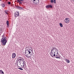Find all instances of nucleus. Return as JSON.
I'll return each instance as SVG.
<instances>
[{
    "label": "nucleus",
    "instance_id": "5",
    "mask_svg": "<svg viewBox=\"0 0 74 74\" xmlns=\"http://www.w3.org/2000/svg\"><path fill=\"white\" fill-rule=\"evenodd\" d=\"M46 8H53V6H52V5H46Z\"/></svg>",
    "mask_w": 74,
    "mask_h": 74
},
{
    "label": "nucleus",
    "instance_id": "15",
    "mask_svg": "<svg viewBox=\"0 0 74 74\" xmlns=\"http://www.w3.org/2000/svg\"><path fill=\"white\" fill-rule=\"evenodd\" d=\"M52 50H55V51H56V50H58L57 49H56V48L55 47H53V49H52Z\"/></svg>",
    "mask_w": 74,
    "mask_h": 74
},
{
    "label": "nucleus",
    "instance_id": "24",
    "mask_svg": "<svg viewBox=\"0 0 74 74\" xmlns=\"http://www.w3.org/2000/svg\"><path fill=\"white\" fill-rule=\"evenodd\" d=\"M18 69H19L20 70H23V69L21 68H19Z\"/></svg>",
    "mask_w": 74,
    "mask_h": 74
},
{
    "label": "nucleus",
    "instance_id": "8",
    "mask_svg": "<svg viewBox=\"0 0 74 74\" xmlns=\"http://www.w3.org/2000/svg\"><path fill=\"white\" fill-rule=\"evenodd\" d=\"M16 7L17 8V9H18V10H23V8H22L20 7L19 6H16Z\"/></svg>",
    "mask_w": 74,
    "mask_h": 74
},
{
    "label": "nucleus",
    "instance_id": "19",
    "mask_svg": "<svg viewBox=\"0 0 74 74\" xmlns=\"http://www.w3.org/2000/svg\"><path fill=\"white\" fill-rule=\"evenodd\" d=\"M51 55V56L52 58H54V56H56V55L55 54H54L52 55Z\"/></svg>",
    "mask_w": 74,
    "mask_h": 74
},
{
    "label": "nucleus",
    "instance_id": "16",
    "mask_svg": "<svg viewBox=\"0 0 74 74\" xmlns=\"http://www.w3.org/2000/svg\"><path fill=\"white\" fill-rule=\"evenodd\" d=\"M6 24L8 26H9V22H8V21H6Z\"/></svg>",
    "mask_w": 74,
    "mask_h": 74
},
{
    "label": "nucleus",
    "instance_id": "34",
    "mask_svg": "<svg viewBox=\"0 0 74 74\" xmlns=\"http://www.w3.org/2000/svg\"><path fill=\"white\" fill-rule=\"evenodd\" d=\"M19 63H20H20H21V61H19Z\"/></svg>",
    "mask_w": 74,
    "mask_h": 74
},
{
    "label": "nucleus",
    "instance_id": "23",
    "mask_svg": "<svg viewBox=\"0 0 74 74\" xmlns=\"http://www.w3.org/2000/svg\"><path fill=\"white\" fill-rule=\"evenodd\" d=\"M25 61H23V65H25Z\"/></svg>",
    "mask_w": 74,
    "mask_h": 74
},
{
    "label": "nucleus",
    "instance_id": "28",
    "mask_svg": "<svg viewBox=\"0 0 74 74\" xmlns=\"http://www.w3.org/2000/svg\"><path fill=\"white\" fill-rule=\"evenodd\" d=\"M20 1H23L24 0H19Z\"/></svg>",
    "mask_w": 74,
    "mask_h": 74
},
{
    "label": "nucleus",
    "instance_id": "25",
    "mask_svg": "<svg viewBox=\"0 0 74 74\" xmlns=\"http://www.w3.org/2000/svg\"><path fill=\"white\" fill-rule=\"evenodd\" d=\"M19 59H22V58H22V57H19V58H18V59H17L18 60V59H19Z\"/></svg>",
    "mask_w": 74,
    "mask_h": 74
},
{
    "label": "nucleus",
    "instance_id": "30",
    "mask_svg": "<svg viewBox=\"0 0 74 74\" xmlns=\"http://www.w3.org/2000/svg\"><path fill=\"white\" fill-rule=\"evenodd\" d=\"M16 61H17V65L18 66V61H18V60H17Z\"/></svg>",
    "mask_w": 74,
    "mask_h": 74
},
{
    "label": "nucleus",
    "instance_id": "4",
    "mask_svg": "<svg viewBox=\"0 0 74 74\" xmlns=\"http://www.w3.org/2000/svg\"><path fill=\"white\" fill-rule=\"evenodd\" d=\"M34 1L35 4L37 5L39 3V0H33V2Z\"/></svg>",
    "mask_w": 74,
    "mask_h": 74
},
{
    "label": "nucleus",
    "instance_id": "7",
    "mask_svg": "<svg viewBox=\"0 0 74 74\" xmlns=\"http://www.w3.org/2000/svg\"><path fill=\"white\" fill-rule=\"evenodd\" d=\"M16 57V54L15 53H13L12 54V58L14 59Z\"/></svg>",
    "mask_w": 74,
    "mask_h": 74
},
{
    "label": "nucleus",
    "instance_id": "20",
    "mask_svg": "<svg viewBox=\"0 0 74 74\" xmlns=\"http://www.w3.org/2000/svg\"><path fill=\"white\" fill-rule=\"evenodd\" d=\"M60 26V27H63V24H62V23H59Z\"/></svg>",
    "mask_w": 74,
    "mask_h": 74
},
{
    "label": "nucleus",
    "instance_id": "13",
    "mask_svg": "<svg viewBox=\"0 0 74 74\" xmlns=\"http://www.w3.org/2000/svg\"><path fill=\"white\" fill-rule=\"evenodd\" d=\"M65 60L66 62H67V63H70V60H68L67 59H66Z\"/></svg>",
    "mask_w": 74,
    "mask_h": 74
},
{
    "label": "nucleus",
    "instance_id": "11",
    "mask_svg": "<svg viewBox=\"0 0 74 74\" xmlns=\"http://www.w3.org/2000/svg\"><path fill=\"white\" fill-rule=\"evenodd\" d=\"M1 5L2 6V7L3 8H4V7H5V3H2L1 4Z\"/></svg>",
    "mask_w": 74,
    "mask_h": 74
},
{
    "label": "nucleus",
    "instance_id": "22",
    "mask_svg": "<svg viewBox=\"0 0 74 74\" xmlns=\"http://www.w3.org/2000/svg\"><path fill=\"white\" fill-rule=\"evenodd\" d=\"M8 5H10V4H11V2L8 1Z\"/></svg>",
    "mask_w": 74,
    "mask_h": 74
},
{
    "label": "nucleus",
    "instance_id": "9",
    "mask_svg": "<svg viewBox=\"0 0 74 74\" xmlns=\"http://www.w3.org/2000/svg\"><path fill=\"white\" fill-rule=\"evenodd\" d=\"M54 53H55V50H51V55H53Z\"/></svg>",
    "mask_w": 74,
    "mask_h": 74
},
{
    "label": "nucleus",
    "instance_id": "6",
    "mask_svg": "<svg viewBox=\"0 0 74 74\" xmlns=\"http://www.w3.org/2000/svg\"><path fill=\"white\" fill-rule=\"evenodd\" d=\"M17 12L18 14L15 13V14L14 15V16H15V17H17L18 16H19V12Z\"/></svg>",
    "mask_w": 74,
    "mask_h": 74
},
{
    "label": "nucleus",
    "instance_id": "32",
    "mask_svg": "<svg viewBox=\"0 0 74 74\" xmlns=\"http://www.w3.org/2000/svg\"><path fill=\"white\" fill-rule=\"evenodd\" d=\"M58 56V55L56 54V57H57V56Z\"/></svg>",
    "mask_w": 74,
    "mask_h": 74
},
{
    "label": "nucleus",
    "instance_id": "29",
    "mask_svg": "<svg viewBox=\"0 0 74 74\" xmlns=\"http://www.w3.org/2000/svg\"><path fill=\"white\" fill-rule=\"evenodd\" d=\"M55 52H56V50H55L54 53H53V54H55V53H56Z\"/></svg>",
    "mask_w": 74,
    "mask_h": 74
},
{
    "label": "nucleus",
    "instance_id": "21",
    "mask_svg": "<svg viewBox=\"0 0 74 74\" xmlns=\"http://www.w3.org/2000/svg\"><path fill=\"white\" fill-rule=\"evenodd\" d=\"M50 2L52 3L53 4L54 3V0H51Z\"/></svg>",
    "mask_w": 74,
    "mask_h": 74
},
{
    "label": "nucleus",
    "instance_id": "1",
    "mask_svg": "<svg viewBox=\"0 0 74 74\" xmlns=\"http://www.w3.org/2000/svg\"><path fill=\"white\" fill-rule=\"evenodd\" d=\"M32 52V50L30 49H27L25 50V53L28 57H30L32 55L31 53Z\"/></svg>",
    "mask_w": 74,
    "mask_h": 74
},
{
    "label": "nucleus",
    "instance_id": "26",
    "mask_svg": "<svg viewBox=\"0 0 74 74\" xmlns=\"http://www.w3.org/2000/svg\"><path fill=\"white\" fill-rule=\"evenodd\" d=\"M21 66H22V67H24L25 66V65H23V66L21 65Z\"/></svg>",
    "mask_w": 74,
    "mask_h": 74
},
{
    "label": "nucleus",
    "instance_id": "35",
    "mask_svg": "<svg viewBox=\"0 0 74 74\" xmlns=\"http://www.w3.org/2000/svg\"><path fill=\"white\" fill-rule=\"evenodd\" d=\"M0 1H1V0H0Z\"/></svg>",
    "mask_w": 74,
    "mask_h": 74
},
{
    "label": "nucleus",
    "instance_id": "36",
    "mask_svg": "<svg viewBox=\"0 0 74 74\" xmlns=\"http://www.w3.org/2000/svg\"><path fill=\"white\" fill-rule=\"evenodd\" d=\"M18 67H19V66H18Z\"/></svg>",
    "mask_w": 74,
    "mask_h": 74
},
{
    "label": "nucleus",
    "instance_id": "27",
    "mask_svg": "<svg viewBox=\"0 0 74 74\" xmlns=\"http://www.w3.org/2000/svg\"><path fill=\"white\" fill-rule=\"evenodd\" d=\"M54 4H56V0H54Z\"/></svg>",
    "mask_w": 74,
    "mask_h": 74
},
{
    "label": "nucleus",
    "instance_id": "18",
    "mask_svg": "<svg viewBox=\"0 0 74 74\" xmlns=\"http://www.w3.org/2000/svg\"><path fill=\"white\" fill-rule=\"evenodd\" d=\"M17 1L19 3V4H22V2H21V1H19V0H17Z\"/></svg>",
    "mask_w": 74,
    "mask_h": 74
},
{
    "label": "nucleus",
    "instance_id": "10",
    "mask_svg": "<svg viewBox=\"0 0 74 74\" xmlns=\"http://www.w3.org/2000/svg\"><path fill=\"white\" fill-rule=\"evenodd\" d=\"M21 60L20 61V65H21V63L23 62V61H24V59L23 58H22V59H21Z\"/></svg>",
    "mask_w": 74,
    "mask_h": 74
},
{
    "label": "nucleus",
    "instance_id": "12",
    "mask_svg": "<svg viewBox=\"0 0 74 74\" xmlns=\"http://www.w3.org/2000/svg\"><path fill=\"white\" fill-rule=\"evenodd\" d=\"M8 10H5L4 11V12H5V14H7V15H8V13L7 12H8Z\"/></svg>",
    "mask_w": 74,
    "mask_h": 74
},
{
    "label": "nucleus",
    "instance_id": "3",
    "mask_svg": "<svg viewBox=\"0 0 74 74\" xmlns=\"http://www.w3.org/2000/svg\"><path fill=\"white\" fill-rule=\"evenodd\" d=\"M70 20V19H69V18H66L64 20V22L66 23H68L69 22V21Z\"/></svg>",
    "mask_w": 74,
    "mask_h": 74
},
{
    "label": "nucleus",
    "instance_id": "33",
    "mask_svg": "<svg viewBox=\"0 0 74 74\" xmlns=\"http://www.w3.org/2000/svg\"><path fill=\"white\" fill-rule=\"evenodd\" d=\"M21 60V59H19L18 60V61H20V60Z\"/></svg>",
    "mask_w": 74,
    "mask_h": 74
},
{
    "label": "nucleus",
    "instance_id": "31",
    "mask_svg": "<svg viewBox=\"0 0 74 74\" xmlns=\"http://www.w3.org/2000/svg\"><path fill=\"white\" fill-rule=\"evenodd\" d=\"M57 53H56V54H58V50H57Z\"/></svg>",
    "mask_w": 74,
    "mask_h": 74
},
{
    "label": "nucleus",
    "instance_id": "17",
    "mask_svg": "<svg viewBox=\"0 0 74 74\" xmlns=\"http://www.w3.org/2000/svg\"><path fill=\"white\" fill-rule=\"evenodd\" d=\"M60 56H58L56 57H54V58H56V59H60Z\"/></svg>",
    "mask_w": 74,
    "mask_h": 74
},
{
    "label": "nucleus",
    "instance_id": "14",
    "mask_svg": "<svg viewBox=\"0 0 74 74\" xmlns=\"http://www.w3.org/2000/svg\"><path fill=\"white\" fill-rule=\"evenodd\" d=\"M0 74H4V72L2 70H0Z\"/></svg>",
    "mask_w": 74,
    "mask_h": 74
},
{
    "label": "nucleus",
    "instance_id": "2",
    "mask_svg": "<svg viewBox=\"0 0 74 74\" xmlns=\"http://www.w3.org/2000/svg\"><path fill=\"white\" fill-rule=\"evenodd\" d=\"M3 37L1 40V42L2 43L3 45H5L6 43L7 42V40L6 39V37H4V35H3L2 36Z\"/></svg>",
    "mask_w": 74,
    "mask_h": 74
}]
</instances>
